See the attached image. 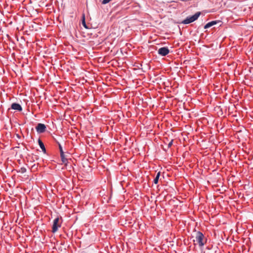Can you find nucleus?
Returning <instances> with one entry per match:
<instances>
[{
	"mask_svg": "<svg viewBox=\"0 0 253 253\" xmlns=\"http://www.w3.org/2000/svg\"><path fill=\"white\" fill-rule=\"evenodd\" d=\"M61 223H59V218L57 217L53 220V223L52 227V232L53 233L56 232L58 228L61 227Z\"/></svg>",
	"mask_w": 253,
	"mask_h": 253,
	"instance_id": "3",
	"label": "nucleus"
},
{
	"mask_svg": "<svg viewBox=\"0 0 253 253\" xmlns=\"http://www.w3.org/2000/svg\"><path fill=\"white\" fill-rule=\"evenodd\" d=\"M160 172H158L157 173V175L155 177V178H154V183L155 184H157L158 182V181H159V177H160Z\"/></svg>",
	"mask_w": 253,
	"mask_h": 253,
	"instance_id": "11",
	"label": "nucleus"
},
{
	"mask_svg": "<svg viewBox=\"0 0 253 253\" xmlns=\"http://www.w3.org/2000/svg\"><path fill=\"white\" fill-rule=\"evenodd\" d=\"M173 140H171L168 144V147H170L172 145Z\"/></svg>",
	"mask_w": 253,
	"mask_h": 253,
	"instance_id": "14",
	"label": "nucleus"
},
{
	"mask_svg": "<svg viewBox=\"0 0 253 253\" xmlns=\"http://www.w3.org/2000/svg\"><path fill=\"white\" fill-rule=\"evenodd\" d=\"M82 24H83V25L84 26V27L85 29H88L89 28L88 27V26H87V25L86 24V23H85V16H84V15H83V16H82Z\"/></svg>",
	"mask_w": 253,
	"mask_h": 253,
	"instance_id": "12",
	"label": "nucleus"
},
{
	"mask_svg": "<svg viewBox=\"0 0 253 253\" xmlns=\"http://www.w3.org/2000/svg\"><path fill=\"white\" fill-rule=\"evenodd\" d=\"M59 150H60V157L61 159V161L63 163L66 165L68 162V160L65 158L64 152L62 149V147L60 144H59Z\"/></svg>",
	"mask_w": 253,
	"mask_h": 253,
	"instance_id": "6",
	"label": "nucleus"
},
{
	"mask_svg": "<svg viewBox=\"0 0 253 253\" xmlns=\"http://www.w3.org/2000/svg\"><path fill=\"white\" fill-rule=\"evenodd\" d=\"M196 241L200 247H203L207 243V239L200 231H198L195 235Z\"/></svg>",
	"mask_w": 253,
	"mask_h": 253,
	"instance_id": "1",
	"label": "nucleus"
},
{
	"mask_svg": "<svg viewBox=\"0 0 253 253\" xmlns=\"http://www.w3.org/2000/svg\"><path fill=\"white\" fill-rule=\"evenodd\" d=\"M36 129L38 133H42L45 131L46 126L44 124L39 123L36 127Z\"/></svg>",
	"mask_w": 253,
	"mask_h": 253,
	"instance_id": "5",
	"label": "nucleus"
},
{
	"mask_svg": "<svg viewBox=\"0 0 253 253\" xmlns=\"http://www.w3.org/2000/svg\"><path fill=\"white\" fill-rule=\"evenodd\" d=\"M128 8H130L134 13H136L139 11L140 6L137 3H134Z\"/></svg>",
	"mask_w": 253,
	"mask_h": 253,
	"instance_id": "7",
	"label": "nucleus"
},
{
	"mask_svg": "<svg viewBox=\"0 0 253 253\" xmlns=\"http://www.w3.org/2000/svg\"><path fill=\"white\" fill-rule=\"evenodd\" d=\"M38 143H39V145L40 148L42 149V151L44 153H45L46 149L44 147V144L40 139H38Z\"/></svg>",
	"mask_w": 253,
	"mask_h": 253,
	"instance_id": "10",
	"label": "nucleus"
},
{
	"mask_svg": "<svg viewBox=\"0 0 253 253\" xmlns=\"http://www.w3.org/2000/svg\"><path fill=\"white\" fill-rule=\"evenodd\" d=\"M216 23H217L216 21H212L208 23L207 24H206L204 26V28L205 29L209 28L210 27L215 25Z\"/></svg>",
	"mask_w": 253,
	"mask_h": 253,
	"instance_id": "9",
	"label": "nucleus"
},
{
	"mask_svg": "<svg viewBox=\"0 0 253 253\" xmlns=\"http://www.w3.org/2000/svg\"><path fill=\"white\" fill-rule=\"evenodd\" d=\"M169 52V50L168 47H163L159 48L158 50V53L163 56H166Z\"/></svg>",
	"mask_w": 253,
	"mask_h": 253,
	"instance_id": "4",
	"label": "nucleus"
},
{
	"mask_svg": "<svg viewBox=\"0 0 253 253\" xmlns=\"http://www.w3.org/2000/svg\"><path fill=\"white\" fill-rule=\"evenodd\" d=\"M11 108L18 111H21L22 110V108L21 105L19 104L16 103H12L11 105Z\"/></svg>",
	"mask_w": 253,
	"mask_h": 253,
	"instance_id": "8",
	"label": "nucleus"
},
{
	"mask_svg": "<svg viewBox=\"0 0 253 253\" xmlns=\"http://www.w3.org/2000/svg\"><path fill=\"white\" fill-rule=\"evenodd\" d=\"M201 15L200 12H196L194 15L187 17L185 19H184L182 22V23L184 24H190L195 20H196L200 15Z\"/></svg>",
	"mask_w": 253,
	"mask_h": 253,
	"instance_id": "2",
	"label": "nucleus"
},
{
	"mask_svg": "<svg viewBox=\"0 0 253 253\" xmlns=\"http://www.w3.org/2000/svg\"><path fill=\"white\" fill-rule=\"evenodd\" d=\"M19 171L22 173H24L26 172V169L24 167H22L20 168Z\"/></svg>",
	"mask_w": 253,
	"mask_h": 253,
	"instance_id": "13",
	"label": "nucleus"
}]
</instances>
